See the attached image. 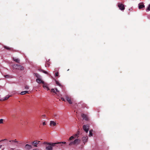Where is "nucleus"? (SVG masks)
Listing matches in <instances>:
<instances>
[{"instance_id": "1", "label": "nucleus", "mask_w": 150, "mask_h": 150, "mask_svg": "<svg viewBox=\"0 0 150 150\" xmlns=\"http://www.w3.org/2000/svg\"><path fill=\"white\" fill-rule=\"evenodd\" d=\"M58 143H51L45 146L47 150H53L52 147L56 145Z\"/></svg>"}, {"instance_id": "2", "label": "nucleus", "mask_w": 150, "mask_h": 150, "mask_svg": "<svg viewBox=\"0 0 150 150\" xmlns=\"http://www.w3.org/2000/svg\"><path fill=\"white\" fill-rule=\"evenodd\" d=\"M12 67L13 69L20 70H23L24 69L23 67L22 66L19 65L13 64L12 65Z\"/></svg>"}, {"instance_id": "3", "label": "nucleus", "mask_w": 150, "mask_h": 150, "mask_svg": "<svg viewBox=\"0 0 150 150\" xmlns=\"http://www.w3.org/2000/svg\"><path fill=\"white\" fill-rule=\"evenodd\" d=\"M80 140L78 139H75L73 142H70L69 144V145L71 146L72 145H76L79 144L80 142Z\"/></svg>"}, {"instance_id": "4", "label": "nucleus", "mask_w": 150, "mask_h": 150, "mask_svg": "<svg viewBox=\"0 0 150 150\" xmlns=\"http://www.w3.org/2000/svg\"><path fill=\"white\" fill-rule=\"evenodd\" d=\"M118 6L119 9L122 11H123L125 9L124 5L122 4L118 3Z\"/></svg>"}, {"instance_id": "5", "label": "nucleus", "mask_w": 150, "mask_h": 150, "mask_svg": "<svg viewBox=\"0 0 150 150\" xmlns=\"http://www.w3.org/2000/svg\"><path fill=\"white\" fill-rule=\"evenodd\" d=\"M9 142H11V144L13 146H17L16 144H18V142L16 140V139L14 140H10Z\"/></svg>"}, {"instance_id": "6", "label": "nucleus", "mask_w": 150, "mask_h": 150, "mask_svg": "<svg viewBox=\"0 0 150 150\" xmlns=\"http://www.w3.org/2000/svg\"><path fill=\"white\" fill-rule=\"evenodd\" d=\"M66 99L69 103L70 104H72V100H73V98H71V96H66Z\"/></svg>"}, {"instance_id": "7", "label": "nucleus", "mask_w": 150, "mask_h": 150, "mask_svg": "<svg viewBox=\"0 0 150 150\" xmlns=\"http://www.w3.org/2000/svg\"><path fill=\"white\" fill-rule=\"evenodd\" d=\"M89 126L88 125H84L83 126V130L86 133H88L89 129Z\"/></svg>"}, {"instance_id": "8", "label": "nucleus", "mask_w": 150, "mask_h": 150, "mask_svg": "<svg viewBox=\"0 0 150 150\" xmlns=\"http://www.w3.org/2000/svg\"><path fill=\"white\" fill-rule=\"evenodd\" d=\"M36 82L38 83H44V82L41 79V78H37L36 79Z\"/></svg>"}, {"instance_id": "9", "label": "nucleus", "mask_w": 150, "mask_h": 150, "mask_svg": "<svg viewBox=\"0 0 150 150\" xmlns=\"http://www.w3.org/2000/svg\"><path fill=\"white\" fill-rule=\"evenodd\" d=\"M81 116L82 117L83 120H88V117L86 115L82 114L81 115Z\"/></svg>"}, {"instance_id": "10", "label": "nucleus", "mask_w": 150, "mask_h": 150, "mask_svg": "<svg viewBox=\"0 0 150 150\" xmlns=\"http://www.w3.org/2000/svg\"><path fill=\"white\" fill-rule=\"evenodd\" d=\"M88 137L87 136L83 137L82 138V140L84 144L87 141Z\"/></svg>"}, {"instance_id": "11", "label": "nucleus", "mask_w": 150, "mask_h": 150, "mask_svg": "<svg viewBox=\"0 0 150 150\" xmlns=\"http://www.w3.org/2000/svg\"><path fill=\"white\" fill-rule=\"evenodd\" d=\"M39 142H40L39 141H35L32 143V144L34 146L37 147V144H38Z\"/></svg>"}, {"instance_id": "12", "label": "nucleus", "mask_w": 150, "mask_h": 150, "mask_svg": "<svg viewBox=\"0 0 150 150\" xmlns=\"http://www.w3.org/2000/svg\"><path fill=\"white\" fill-rule=\"evenodd\" d=\"M43 88L45 89H47V91L49 90H50L49 88L48 87L47 84L46 83H43Z\"/></svg>"}, {"instance_id": "13", "label": "nucleus", "mask_w": 150, "mask_h": 150, "mask_svg": "<svg viewBox=\"0 0 150 150\" xmlns=\"http://www.w3.org/2000/svg\"><path fill=\"white\" fill-rule=\"evenodd\" d=\"M56 123L54 122V121H50V125L51 126H52V125L55 126L56 125Z\"/></svg>"}, {"instance_id": "14", "label": "nucleus", "mask_w": 150, "mask_h": 150, "mask_svg": "<svg viewBox=\"0 0 150 150\" xmlns=\"http://www.w3.org/2000/svg\"><path fill=\"white\" fill-rule=\"evenodd\" d=\"M13 60L15 62H16L18 63H19L20 61L18 58H17L15 57H13Z\"/></svg>"}, {"instance_id": "15", "label": "nucleus", "mask_w": 150, "mask_h": 150, "mask_svg": "<svg viewBox=\"0 0 150 150\" xmlns=\"http://www.w3.org/2000/svg\"><path fill=\"white\" fill-rule=\"evenodd\" d=\"M139 8V9H141L144 7V5L140 3L138 5Z\"/></svg>"}, {"instance_id": "16", "label": "nucleus", "mask_w": 150, "mask_h": 150, "mask_svg": "<svg viewBox=\"0 0 150 150\" xmlns=\"http://www.w3.org/2000/svg\"><path fill=\"white\" fill-rule=\"evenodd\" d=\"M25 148L28 149H30L32 148V146L30 145L27 144L25 146Z\"/></svg>"}, {"instance_id": "17", "label": "nucleus", "mask_w": 150, "mask_h": 150, "mask_svg": "<svg viewBox=\"0 0 150 150\" xmlns=\"http://www.w3.org/2000/svg\"><path fill=\"white\" fill-rule=\"evenodd\" d=\"M28 91H23L21 92V93L20 94L22 95H23L25 94H26V93H28Z\"/></svg>"}, {"instance_id": "18", "label": "nucleus", "mask_w": 150, "mask_h": 150, "mask_svg": "<svg viewBox=\"0 0 150 150\" xmlns=\"http://www.w3.org/2000/svg\"><path fill=\"white\" fill-rule=\"evenodd\" d=\"M34 74L37 78H41V77L37 73H34Z\"/></svg>"}, {"instance_id": "19", "label": "nucleus", "mask_w": 150, "mask_h": 150, "mask_svg": "<svg viewBox=\"0 0 150 150\" xmlns=\"http://www.w3.org/2000/svg\"><path fill=\"white\" fill-rule=\"evenodd\" d=\"M51 91L52 92H54L56 93V92H59L58 90L57 89H55V91L54 89H52L51 90Z\"/></svg>"}, {"instance_id": "20", "label": "nucleus", "mask_w": 150, "mask_h": 150, "mask_svg": "<svg viewBox=\"0 0 150 150\" xmlns=\"http://www.w3.org/2000/svg\"><path fill=\"white\" fill-rule=\"evenodd\" d=\"M11 96L8 95H7L6 96V97L4 98L3 99V100H6L8 99L9 98V97H10Z\"/></svg>"}, {"instance_id": "21", "label": "nucleus", "mask_w": 150, "mask_h": 150, "mask_svg": "<svg viewBox=\"0 0 150 150\" xmlns=\"http://www.w3.org/2000/svg\"><path fill=\"white\" fill-rule=\"evenodd\" d=\"M93 131V130H91L89 131V136H92L93 135V134L92 133V132Z\"/></svg>"}, {"instance_id": "22", "label": "nucleus", "mask_w": 150, "mask_h": 150, "mask_svg": "<svg viewBox=\"0 0 150 150\" xmlns=\"http://www.w3.org/2000/svg\"><path fill=\"white\" fill-rule=\"evenodd\" d=\"M74 136H72L71 137L69 138V139H68V141H70V140H72V139H74Z\"/></svg>"}, {"instance_id": "23", "label": "nucleus", "mask_w": 150, "mask_h": 150, "mask_svg": "<svg viewBox=\"0 0 150 150\" xmlns=\"http://www.w3.org/2000/svg\"><path fill=\"white\" fill-rule=\"evenodd\" d=\"M150 11V4L149 5L148 7L146 9V11Z\"/></svg>"}, {"instance_id": "24", "label": "nucleus", "mask_w": 150, "mask_h": 150, "mask_svg": "<svg viewBox=\"0 0 150 150\" xmlns=\"http://www.w3.org/2000/svg\"><path fill=\"white\" fill-rule=\"evenodd\" d=\"M56 84L57 85H58L59 86H61V84L60 83H59V82L58 81H56Z\"/></svg>"}, {"instance_id": "25", "label": "nucleus", "mask_w": 150, "mask_h": 150, "mask_svg": "<svg viewBox=\"0 0 150 150\" xmlns=\"http://www.w3.org/2000/svg\"><path fill=\"white\" fill-rule=\"evenodd\" d=\"M4 119H0V124H2L3 123Z\"/></svg>"}, {"instance_id": "26", "label": "nucleus", "mask_w": 150, "mask_h": 150, "mask_svg": "<svg viewBox=\"0 0 150 150\" xmlns=\"http://www.w3.org/2000/svg\"><path fill=\"white\" fill-rule=\"evenodd\" d=\"M25 89H29V87L27 85H26L25 86Z\"/></svg>"}, {"instance_id": "27", "label": "nucleus", "mask_w": 150, "mask_h": 150, "mask_svg": "<svg viewBox=\"0 0 150 150\" xmlns=\"http://www.w3.org/2000/svg\"><path fill=\"white\" fill-rule=\"evenodd\" d=\"M41 71H42V72H43L45 74H48V73L46 71H44V70H41Z\"/></svg>"}, {"instance_id": "28", "label": "nucleus", "mask_w": 150, "mask_h": 150, "mask_svg": "<svg viewBox=\"0 0 150 150\" xmlns=\"http://www.w3.org/2000/svg\"><path fill=\"white\" fill-rule=\"evenodd\" d=\"M50 143L49 142H44L43 143V144H45L46 145H48V144H49Z\"/></svg>"}, {"instance_id": "29", "label": "nucleus", "mask_w": 150, "mask_h": 150, "mask_svg": "<svg viewBox=\"0 0 150 150\" xmlns=\"http://www.w3.org/2000/svg\"><path fill=\"white\" fill-rule=\"evenodd\" d=\"M59 75V73L58 72H57L55 73V76H57Z\"/></svg>"}, {"instance_id": "30", "label": "nucleus", "mask_w": 150, "mask_h": 150, "mask_svg": "<svg viewBox=\"0 0 150 150\" xmlns=\"http://www.w3.org/2000/svg\"><path fill=\"white\" fill-rule=\"evenodd\" d=\"M57 144H65L66 143V142H57Z\"/></svg>"}, {"instance_id": "31", "label": "nucleus", "mask_w": 150, "mask_h": 150, "mask_svg": "<svg viewBox=\"0 0 150 150\" xmlns=\"http://www.w3.org/2000/svg\"><path fill=\"white\" fill-rule=\"evenodd\" d=\"M78 134H75V135H74V137H78Z\"/></svg>"}, {"instance_id": "32", "label": "nucleus", "mask_w": 150, "mask_h": 150, "mask_svg": "<svg viewBox=\"0 0 150 150\" xmlns=\"http://www.w3.org/2000/svg\"><path fill=\"white\" fill-rule=\"evenodd\" d=\"M4 76L6 78H8L9 77V76L8 75H6L5 76Z\"/></svg>"}, {"instance_id": "33", "label": "nucleus", "mask_w": 150, "mask_h": 150, "mask_svg": "<svg viewBox=\"0 0 150 150\" xmlns=\"http://www.w3.org/2000/svg\"><path fill=\"white\" fill-rule=\"evenodd\" d=\"M4 47H5L6 49H7V50H8V49H9V47H6V46H5Z\"/></svg>"}, {"instance_id": "34", "label": "nucleus", "mask_w": 150, "mask_h": 150, "mask_svg": "<svg viewBox=\"0 0 150 150\" xmlns=\"http://www.w3.org/2000/svg\"><path fill=\"white\" fill-rule=\"evenodd\" d=\"M46 124V123L45 122H43V123H42V125H45Z\"/></svg>"}, {"instance_id": "35", "label": "nucleus", "mask_w": 150, "mask_h": 150, "mask_svg": "<svg viewBox=\"0 0 150 150\" xmlns=\"http://www.w3.org/2000/svg\"><path fill=\"white\" fill-rule=\"evenodd\" d=\"M61 99L63 100V101H65V99L64 98H61Z\"/></svg>"}, {"instance_id": "36", "label": "nucleus", "mask_w": 150, "mask_h": 150, "mask_svg": "<svg viewBox=\"0 0 150 150\" xmlns=\"http://www.w3.org/2000/svg\"><path fill=\"white\" fill-rule=\"evenodd\" d=\"M7 140V139H3V140H1V141H4V140Z\"/></svg>"}, {"instance_id": "37", "label": "nucleus", "mask_w": 150, "mask_h": 150, "mask_svg": "<svg viewBox=\"0 0 150 150\" xmlns=\"http://www.w3.org/2000/svg\"><path fill=\"white\" fill-rule=\"evenodd\" d=\"M54 117H57V116L56 115H54Z\"/></svg>"}, {"instance_id": "38", "label": "nucleus", "mask_w": 150, "mask_h": 150, "mask_svg": "<svg viewBox=\"0 0 150 150\" xmlns=\"http://www.w3.org/2000/svg\"><path fill=\"white\" fill-rule=\"evenodd\" d=\"M2 145H0V148H1V147H2Z\"/></svg>"}, {"instance_id": "39", "label": "nucleus", "mask_w": 150, "mask_h": 150, "mask_svg": "<svg viewBox=\"0 0 150 150\" xmlns=\"http://www.w3.org/2000/svg\"><path fill=\"white\" fill-rule=\"evenodd\" d=\"M43 116L44 117H45L46 116V115H43Z\"/></svg>"}, {"instance_id": "40", "label": "nucleus", "mask_w": 150, "mask_h": 150, "mask_svg": "<svg viewBox=\"0 0 150 150\" xmlns=\"http://www.w3.org/2000/svg\"><path fill=\"white\" fill-rule=\"evenodd\" d=\"M45 66H46V67H47V66L46 65Z\"/></svg>"}, {"instance_id": "41", "label": "nucleus", "mask_w": 150, "mask_h": 150, "mask_svg": "<svg viewBox=\"0 0 150 150\" xmlns=\"http://www.w3.org/2000/svg\"><path fill=\"white\" fill-rule=\"evenodd\" d=\"M1 141H0V142Z\"/></svg>"}]
</instances>
